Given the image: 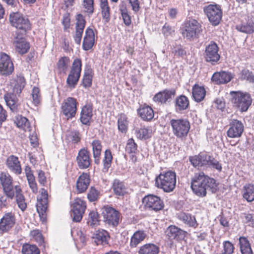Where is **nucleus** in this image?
Masks as SVG:
<instances>
[{"label": "nucleus", "mask_w": 254, "mask_h": 254, "mask_svg": "<svg viewBox=\"0 0 254 254\" xmlns=\"http://www.w3.org/2000/svg\"><path fill=\"white\" fill-rule=\"evenodd\" d=\"M15 123L17 127L22 129L25 131L31 130L30 123L26 117L18 116L16 118Z\"/></svg>", "instance_id": "nucleus-47"}, {"label": "nucleus", "mask_w": 254, "mask_h": 254, "mask_svg": "<svg viewBox=\"0 0 254 254\" xmlns=\"http://www.w3.org/2000/svg\"><path fill=\"white\" fill-rule=\"evenodd\" d=\"M236 29L242 32L246 33H252L254 31V27L250 26L247 22L246 24H239L236 26Z\"/></svg>", "instance_id": "nucleus-58"}, {"label": "nucleus", "mask_w": 254, "mask_h": 254, "mask_svg": "<svg viewBox=\"0 0 254 254\" xmlns=\"http://www.w3.org/2000/svg\"><path fill=\"white\" fill-rule=\"evenodd\" d=\"M78 103L75 98L68 97L64 100L62 103L61 113L66 117L67 120L74 118L77 113Z\"/></svg>", "instance_id": "nucleus-12"}, {"label": "nucleus", "mask_w": 254, "mask_h": 254, "mask_svg": "<svg viewBox=\"0 0 254 254\" xmlns=\"http://www.w3.org/2000/svg\"><path fill=\"white\" fill-rule=\"evenodd\" d=\"M17 95L13 94V92H8L4 95V99L6 105L13 112H17L18 110V99Z\"/></svg>", "instance_id": "nucleus-37"}, {"label": "nucleus", "mask_w": 254, "mask_h": 254, "mask_svg": "<svg viewBox=\"0 0 254 254\" xmlns=\"http://www.w3.org/2000/svg\"><path fill=\"white\" fill-rule=\"evenodd\" d=\"M90 183L89 173L83 172L77 178L76 182V189L78 193L86 191Z\"/></svg>", "instance_id": "nucleus-24"}, {"label": "nucleus", "mask_w": 254, "mask_h": 254, "mask_svg": "<svg viewBox=\"0 0 254 254\" xmlns=\"http://www.w3.org/2000/svg\"><path fill=\"white\" fill-rule=\"evenodd\" d=\"M221 254H233L235 250L234 245L229 241H225L222 244Z\"/></svg>", "instance_id": "nucleus-55"}, {"label": "nucleus", "mask_w": 254, "mask_h": 254, "mask_svg": "<svg viewBox=\"0 0 254 254\" xmlns=\"http://www.w3.org/2000/svg\"><path fill=\"white\" fill-rule=\"evenodd\" d=\"M233 78V76L230 72L221 71L215 72L211 80L217 84H223L229 82Z\"/></svg>", "instance_id": "nucleus-29"}, {"label": "nucleus", "mask_w": 254, "mask_h": 254, "mask_svg": "<svg viewBox=\"0 0 254 254\" xmlns=\"http://www.w3.org/2000/svg\"><path fill=\"white\" fill-rule=\"evenodd\" d=\"M24 170L29 188L33 193H37L38 191V185L31 167L29 166H26L25 167Z\"/></svg>", "instance_id": "nucleus-34"}, {"label": "nucleus", "mask_w": 254, "mask_h": 254, "mask_svg": "<svg viewBox=\"0 0 254 254\" xmlns=\"http://www.w3.org/2000/svg\"><path fill=\"white\" fill-rule=\"evenodd\" d=\"M125 149L128 154L136 153L137 150V145L132 138L128 139Z\"/></svg>", "instance_id": "nucleus-54"}, {"label": "nucleus", "mask_w": 254, "mask_h": 254, "mask_svg": "<svg viewBox=\"0 0 254 254\" xmlns=\"http://www.w3.org/2000/svg\"><path fill=\"white\" fill-rule=\"evenodd\" d=\"M219 48L217 44L214 41H211L206 47L204 51V59L206 62L215 65L218 63L220 59V55L218 53Z\"/></svg>", "instance_id": "nucleus-14"}, {"label": "nucleus", "mask_w": 254, "mask_h": 254, "mask_svg": "<svg viewBox=\"0 0 254 254\" xmlns=\"http://www.w3.org/2000/svg\"><path fill=\"white\" fill-rule=\"evenodd\" d=\"M111 189L114 194L118 197H123L128 193L126 183L119 179H115L113 181Z\"/></svg>", "instance_id": "nucleus-23"}, {"label": "nucleus", "mask_w": 254, "mask_h": 254, "mask_svg": "<svg viewBox=\"0 0 254 254\" xmlns=\"http://www.w3.org/2000/svg\"><path fill=\"white\" fill-rule=\"evenodd\" d=\"M159 247L153 243H146L139 247L138 254H158Z\"/></svg>", "instance_id": "nucleus-41"}, {"label": "nucleus", "mask_w": 254, "mask_h": 254, "mask_svg": "<svg viewBox=\"0 0 254 254\" xmlns=\"http://www.w3.org/2000/svg\"><path fill=\"white\" fill-rule=\"evenodd\" d=\"M203 11L208 19L209 21L213 26L218 25L222 18V9L220 5L210 4L203 8Z\"/></svg>", "instance_id": "nucleus-10"}, {"label": "nucleus", "mask_w": 254, "mask_h": 254, "mask_svg": "<svg viewBox=\"0 0 254 254\" xmlns=\"http://www.w3.org/2000/svg\"><path fill=\"white\" fill-rule=\"evenodd\" d=\"M76 160L77 166L80 169H87L91 165L90 152L86 148H81L79 151Z\"/></svg>", "instance_id": "nucleus-20"}, {"label": "nucleus", "mask_w": 254, "mask_h": 254, "mask_svg": "<svg viewBox=\"0 0 254 254\" xmlns=\"http://www.w3.org/2000/svg\"><path fill=\"white\" fill-rule=\"evenodd\" d=\"M244 130V126L241 121L232 119L229 124L227 135L229 138H239L242 136Z\"/></svg>", "instance_id": "nucleus-19"}, {"label": "nucleus", "mask_w": 254, "mask_h": 254, "mask_svg": "<svg viewBox=\"0 0 254 254\" xmlns=\"http://www.w3.org/2000/svg\"><path fill=\"white\" fill-rule=\"evenodd\" d=\"M121 14L125 25L127 26H129L131 24V20L127 10H121Z\"/></svg>", "instance_id": "nucleus-64"}, {"label": "nucleus", "mask_w": 254, "mask_h": 254, "mask_svg": "<svg viewBox=\"0 0 254 254\" xmlns=\"http://www.w3.org/2000/svg\"><path fill=\"white\" fill-rule=\"evenodd\" d=\"M176 94V91L175 89H165L155 94L153 97V100L161 105L166 104L172 100Z\"/></svg>", "instance_id": "nucleus-18"}, {"label": "nucleus", "mask_w": 254, "mask_h": 254, "mask_svg": "<svg viewBox=\"0 0 254 254\" xmlns=\"http://www.w3.org/2000/svg\"><path fill=\"white\" fill-rule=\"evenodd\" d=\"M192 95L193 100L197 102L203 101L206 96V90L202 86L195 84L192 88Z\"/></svg>", "instance_id": "nucleus-38"}, {"label": "nucleus", "mask_w": 254, "mask_h": 254, "mask_svg": "<svg viewBox=\"0 0 254 254\" xmlns=\"http://www.w3.org/2000/svg\"><path fill=\"white\" fill-rule=\"evenodd\" d=\"M92 78L89 74H85L82 79L83 86L85 87H90L92 85Z\"/></svg>", "instance_id": "nucleus-63"}, {"label": "nucleus", "mask_w": 254, "mask_h": 254, "mask_svg": "<svg viewBox=\"0 0 254 254\" xmlns=\"http://www.w3.org/2000/svg\"><path fill=\"white\" fill-rule=\"evenodd\" d=\"M29 235L31 240L35 241L39 246L44 245V237L41 230L37 229L33 230L30 231Z\"/></svg>", "instance_id": "nucleus-46"}, {"label": "nucleus", "mask_w": 254, "mask_h": 254, "mask_svg": "<svg viewBox=\"0 0 254 254\" xmlns=\"http://www.w3.org/2000/svg\"><path fill=\"white\" fill-rule=\"evenodd\" d=\"M100 7L103 19L105 20V22H109L110 19L111 9L108 1L100 2Z\"/></svg>", "instance_id": "nucleus-51"}, {"label": "nucleus", "mask_w": 254, "mask_h": 254, "mask_svg": "<svg viewBox=\"0 0 254 254\" xmlns=\"http://www.w3.org/2000/svg\"><path fill=\"white\" fill-rule=\"evenodd\" d=\"M190 106V101L187 97L184 95L176 97L175 107L177 111L181 112L187 110Z\"/></svg>", "instance_id": "nucleus-40"}, {"label": "nucleus", "mask_w": 254, "mask_h": 254, "mask_svg": "<svg viewBox=\"0 0 254 254\" xmlns=\"http://www.w3.org/2000/svg\"><path fill=\"white\" fill-rule=\"evenodd\" d=\"M183 26L182 35L187 39L197 37L202 31L201 23L195 19L191 18L185 21Z\"/></svg>", "instance_id": "nucleus-6"}, {"label": "nucleus", "mask_w": 254, "mask_h": 254, "mask_svg": "<svg viewBox=\"0 0 254 254\" xmlns=\"http://www.w3.org/2000/svg\"><path fill=\"white\" fill-rule=\"evenodd\" d=\"M0 184L5 195L12 199L15 195L13 179L7 172H1L0 173Z\"/></svg>", "instance_id": "nucleus-13"}, {"label": "nucleus", "mask_w": 254, "mask_h": 254, "mask_svg": "<svg viewBox=\"0 0 254 254\" xmlns=\"http://www.w3.org/2000/svg\"><path fill=\"white\" fill-rule=\"evenodd\" d=\"M15 216L14 213L10 212L5 213L0 220V231L7 232L15 225Z\"/></svg>", "instance_id": "nucleus-22"}, {"label": "nucleus", "mask_w": 254, "mask_h": 254, "mask_svg": "<svg viewBox=\"0 0 254 254\" xmlns=\"http://www.w3.org/2000/svg\"><path fill=\"white\" fill-rule=\"evenodd\" d=\"M82 61L79 58L75 59L72 64V65L66 79V84L71 88H74L79 80L82 70Z\"/></svg>", "instance_id": "nucleus-7"}, {"label": "nucleus", "mask_w": 254, "mask_h": 254, "mask_svg": "<svg viewBox=\"0 0 254 254\" xmlns=\"http://www.w3.org/2000/svg\"><path fill=\"white\" fill-rule=\"evenodd\" d=\"M239 78L241 80L254 83V73L248 69L244 68L239 73Z\"/></svg>", "instance_id": "nucleus-49"}, {"label": "nucleus", "mask_w": 254, "mask_h": 254, "mask_svg": "<svg viewBox=\"0 0 254 254\" xmlns=\"http://www.w3.org/2000/svg\"><path fill=\"white\" fill-rule=\"evenodd\" d=\"M102 215L105 224L112 227H117L121 220L120 212L109 205L103 207Z\"/></svg>", "instance_id": "nucleus-8"}, {"label": "nucleus", "mask_w": 254, "mask_h": 254, "mask_svg": "<svg viewBox=\"0 0 254 254\" xmlns=\"http://www.w3.org/2000/svg\"><path fill=\"white\" fill-rule=\"evenodd\" d=\"M82 5L85 9V12L92 14L94 12V0H83Z\"/></svg>", "instance_id": "nucleus-59"}, {"label": "nucleus", "mask_w": 254, "mask_h": 254, "mask_svg": "<svg viewBox=\"0 0 254 254\" xmlns=\"http://www.w3.org/2000/svg\"><path fill=\"white\" fill-rule=\"evenodd\" d=\"M5 164L8 169L16 175H20L22 168L18 158L13 155H10L6 160Z\"/></svg>", "instance_id": "nucleus-28"}, {"label": "nucleus", "mask_w": 254, "mask_h": 254, "mask_svg": "<svg viewBox=\"0 0 254 254\" xmlns=\"http://www.w3.org/2000/svg\"><path fill=\"white\" fill-rule=\"evenodd\" d=\"M14 193L15 200L19 208L22 211H24L27 207L25 201V198L22 193V190L19 185L14 186Z\"/></svg>", "instance_id": "nucleus-33"}, {"label": "nucleus", "mask_w": 254, "mask_h": 254, "mask_svg": "<svg viewBox=\"0 0 254 254\" xmlns=\"http://www.w3.org/2000/svg\"><path fill=\"white\" fill-rule=\"evenodd\" d=\"M31 96L32 97V103L35 106H38L41 101L40 89L37 87H34L32 91Z\"/></svg>", "instance_id": "nucleus-56"}, {"label": "nucleus", "mask_w": 254, "mask_h": 254, "mask_svg": "<svg viewBox=\"0 0 254 254\" xmlns=\"http://www.w3.org/2000/svg\"><path fill=\"white\" fill-rule=\"evenodd\" d=\"M14 71V65L10 57L4 52L0 53V75L8 76Z\"/></svg>", "instance_id": "nucleus-17"}, {"label": "nucleus", "mask_w": 254, "mask_h": 254, "mask_svg": "<svg viewBox=\"0 0 254 254\" xmlns=\"http://www.w3.org/2000/svg\"><path fill=\"white\" fill-rule=\"evenodd\" d=\"M146 235L143 230L135 232L130 238L129 246L131 248H136L145 238Z\"/></svg>", "instance_id": "nucleus-42"}, {"label": "nucleus", "mask_w": 254, "mask_h": 254, "mask_svg": "<svg viewBox=\"0 0 254 254\" xmlns=\"http://www.w3.org/2000/svg\"><path fill=\"white\" fill-rule=\"evenodd\" d=\"M231 103L241 112H246L251 105L252 99L249 93L241 91H231Z\"/></svg>", "instance_id": "nucleus-5"}, {"label": "nucleus", "mask_w": 254, "mask_h": 254, "mask_svg": "<svg viewBox=\"0 0 254 254\" xmlns=\"http://www.w3.org/2000/svg\"><path fill=\"white\" fill-rule=\"evenodd\" d=\"M9 21L11 25L19 30L22 35H26L31 29V24L29 19L20 12H11Z\"/></svg>", "instance_id": "nucleus-4"}, {"label": "nucleus", "mask_w": 254, "mask_h": 254, "mask_svg": "<svg viewBox=\"0 0 254 254\" xmlns=\"http://www.w3.org/2000/svg\"><path fill=\"white\" fill-rule=\"evenodd\" d=\"M167 238L170 241L175 240L181 242L188 235L187 231H184L176 225H171L168 226L165 232Z\"/></svg>", "instance_id": "nucleus-16"}, {"label": "nucleus", "mask_w": 254, "mask_h": 254, "mask_svg": "<svg viewBox=\"0 0 254 254\" xmlns=\"http://www.w3.org/2000/svg\"><path fill=\"white\" fill-rule=\"evenodd\" d=\"M113 160V156L110 149H106L104 153L103 160L104 168L108 170L111 166Z\"/></svg>", "instance_id": "nucleus-53"}, {"label": "nucleus", "mask_w": 254, "mask_h": 254, "mask_svg": "<svg viewBox=\"0 0 254 254\" xmlns=\"http://www.w3.org/2000/svg\"><path fill=\"white\" fill-rule=\"evenodd\" d=\"M135 134L138 139L146 140L151 137L152 130L151 127L143 126L140 128L136 129L135 131Z\"/></svg>", "instance_id": "nucleus-43"}, {"label": "nucleus", "mask_w": 254, "mask_h": 254, "mask_svg": "<svg viewBox=\"0 0 254 254\" xmlns=\"http://www.w3.org/2000/svg\"><path fill=\"white\" fill-rule=\"evenodd\" d=\"M239 244L242 254H254L250 243L247 238L244 236L240 237Z\"/></svg>", "instance_id": "nucleus-44"}, {"label": "nucleus", "mask_w": 254, "mask_h": 254, "mask_svg": "<svg viewBox=\"0 0 254 254\" xmlns=\"http://www.w3.org/2000/svg\"><path fill=\"white\" fill-rule=\"evenodd\" d=\"M177 218L190 227L196 228L198 226L195 217L190 213L182 211L177 214Z\"/></svg>", "instance_id": "nucleus-32"}, {"label": "nucleus", "mask_w": 254, "mask_h": 254, "mask_svg": "<svg viewBox=\"0 0 254 254\" xmlns=\"http://www.w3.org/2000/svg\"><path fill=\"white\" fill-rule=\"evenodd\" d=\"M70 59L68 57L61 58L57 63V68L59 73H65L69 66Z\"/></svg>", "instance_id": "nucleus-45"}, {"label": "nucleus", "mask_w": 254, "mask_h": 254, "mask_svg": "<svg viewBox=\"0 0 254 254\" xmlns=\"http://www.w3.org/2000/svg\"><path fill=\"white\" fill-rule=\"evenodd\" d=\"M93 238L97 245H104L108 244L110 236L107 231L99 229L96 231Z\"/></svg>", "instance_id": "nucleus-36"}, {"label": "nucleus", "mask_w": 254, "mask_h": 254, "mask_svg": "<svg viewBox=\"0 0 254 254\" xmlns=\"http://www.w3.org/2000/svg\"><path fill=\"white\" fill-rule=\"evenodd\" d=\"M190 188L192 192L199 197L206 195L207 190L215 193L217 190L216 181L202 171L194 173L190 179Z\"/></svg>", "instance_id": "nucleus-1"}, {"label": "nucleus", "mask_w": 254, "mask_h": 254, "mask_svg": "<svg viewBox=\"0 0 254 254\" xmlns=\"http://www.w3.org/2000/svg\"><path fill=\"white\" fill-rule=\"evenodd\" d=\"M91 146L95 163L99 164L102 150L101 141L99 139H94L91 142Z\"/></svg>", "instance_id": "nucleus-39"}, {"label": "nucleus", "mask_w": 254, "mask_h": 254, "mask_svg": "<svg viewBox=\"0 0 254 254\" xmlns=\"http://www.w3.org/2000/svg\"><path fill=\"white\" fill-rule=\"evenodd\" d=\"M146 210L158 212L164 209L165 204L161 197L153 194H148L144 196L142 200Z\"/></svg>", "instance_id": "nucleus-9"}, {"label": "nucleus", "mask_w": 254, "mask_h": 254, "mask_svg": "<svg viewBox=\"0 0 254 254\" xmlns=\"http://www.w3.org/2000/svg\"><path fill=\"white\" fill-rule=\"evenodd\" d=\"M200 167L208 166L211 158V156L206 154L200 153Z\"/></svg>", "instance_id": "nucleus-61"}, {"label": "nucleus", "mask_w": 254, "mask_h": 254, "mask_svg": "<svg viewBox=\"0 0 254 254\" xmlns=\"http://www.w3.org/2000/svg\"><path fill=\"white\" fill-rule=\"evenodd\" d=\"M208 166L217 170L219 172H221L222 169L221 164L212 156H211L210 160Z\"/></svg>", "instance_id": "nucleus-60"}, {"label": "nucleus", "mask_w": 254, "mask_h": 254, "mask_svg": "<svg viewBox=\"0 0 254 254\" xmlns=\"http://www.w3.org/2000/svg\"><path fill=\"white\" fill-rule=\"evenodd\" d=\"M75 20V32L73 36V39L76 44H80L85 27L86 20L85 17L80 13L76 15Z\"/></svg>", "instance_id": "nucleus-21"}, {"label": "nucleus", "mask_w": 254, "mask_h": 254, "mask_svg": "<svg viewBox=\"0 0 254 254\" xmlns=\"http://www.w3.org/2000/svg\"><path fill=\"white\" fill-rule=\"evenodd\" d=\"M100 192L94 187H91L87 194V198L90 202L96 201L99 197Z\"/></svg>", "instance_id": "nucleus-57"}, {"label": "nucleus", "mask_w": 254, "mask_h": 254, "mask_svg": "<svg viewBox=\"0 0 254 254\" xmlns=\"http://www.w3.org/2000/svg\"><path fill=\"white\" fill-rule=\"evenodd\" d=\"M242 197L248 202L254 201V184L247 183L244 185L242 190Z\"/></svg>", "instance_id": "nucleus-35"}, {"label": "nucleus", "mask_w": 254, "mask_h": 254, "mask_svg": "<svg viewBox=\"0 0 254 254\" xmlns=\"http://www.w3.org/2000/svg\"><path fill=\"white\" fill-rule=\"evenodd\" d=\"M137 111L139 117L143 121H150L154 118V110L146 104L140 105Z\"/></svg>", "instance_id": "nucleus-31"}, {"label": "nucleus", "mask_w": 254, "mask_h": 254, "mask_svg": "<svg viewBox=\"0 0 254 254\" xmlns=\"http://www.w3.org/2000/svg\"><path fill=\"white\" fill-rule=\"evenodd\" d=\"M62 24L64 27V30H67L70 25V18L69 13H66L63 15Z\"/></svg>", "instance_id": "nucleus-62"}, {"label": "nucleus", "mask_w": 254, "mask_h": 254, "mask_svg": "<svg viewBox=\"0 0 254 254\" xmlns=\"http://www.w3.org/2000/svg\"><path fill=\"white\" fill-rule=\"evenodd\" d=\"M95 36L92 28L88 27L86 28L82 42V49L84 51L91 50L94 45Z\"/></svg>", "instance_id": "nucleus-27"}, {"label": "nucleus", "mask_w": 254, "mask_h": 254, "mask_svg": "<svg viewBox=\"0 0 254 254\" xmlns=\"http://www.w3.org/2000/svg\"><path fill=\"white\" fill-rule=\"evenodd\" d=\"M71 206L73 220L76 222H80L86 209V201L80 198L77 197L74 199Z\"/></svg>", "instance_id": "nucleus-15"}, {"label": "nucleus", "mask_w": 254, "mask_h": 254, "mask_svg": "<svg viewBox=\"0 0 254 254\" xmlns=\"http://www.w3.org/2000/svg\"><path fill=\"white\" fill-rule=\"evenodd\" d=\"M155 184L157 188L162 189L165 192L172 191L176 184V173L171 171L160 173L156 178Z\"/></svg>", "instance_id": "nucleus-3"}, {"label": "nucleus", "mask_w": 254, "mask_h": 254, "mask_svg": "<svg viewBox=\"0 0 254 254\" xmlns=\"http://www.w3.org/2000/svg\"><path fill=\"white\" fill-rule=\"evenodd\" d=\"M128 121L127 117L124 113L119 115L118 120V127L119 131L122 133H126L128 129Z\"/></svg>", "instance_id": "nucleus-48"}, {"label": "nucleus", "mask_w": 254, "mask_h": 254, "mask_svg": "<svg viewBox=\"0 0 254 254\" xmlns=\"http://www.w3.org/2000/svg\"><path fill=\"white\" fill-rule=\"evenodd\" d=\"M13 45L15 51L20 55L27 53L30 49L29 43L19 34H17L15 37Z\"/></svg>", "instance_id": "nucleus-25"}, {"label": "nucleus", "mask_w": 254, "mask_h": 254, "mask_svg": "<svg viewBox=\"0 0 254 254\" xmlns=\"http://www.w3.org/2000/svg\"><path fill=\"white\" fill-rule=\"evenodd\" d=\"M169 124L172 128L173 134L181 140H186L190 128L189 121L183 118L172 119Z\"/></svg>", "instance_id": "nucleus-2"}, {"label": "nucleus", "mask_w": 254, "mask_h": 254, "mask_svg": "<svg viewBox=\"0 0 254 254\" xmlns=\"http://www.w3.org/2000/svg\"><path fill=\"white\" fill-rule=\"evenodd\" d=\"M22 254H40L39 248L35 245L25 244L22 247Z\"/></svg>", "instance_id": "nucleus-52"}, {"label": "nucleus", "mask_w": 254, "mask_h": 254, "mask_svg": "<svg viewBox=\"0 0 254 254\" xmlns=\"http://www.w3.org/2000/svg\"><path fill=\"white\" fill-rule=\"evenodd\" d=\"M93 117V106L90 104H86L81 109L80 121L85 125L89 126Z\"/></svg>", "instance_id": "nucleus-30"}, {"label": "nucleus", "mask_w": 254, "mask_h": 254, "mask_svg": "<svg viewBox=\"0 0 254 254\" xmlns=\"http://www.w3.org/2000/svg\"><path fill=\"white\" fill-rule=\"evenodd\" d=\"M36 207L40 220L43 223L46 222L48 207V193L44 188L41 189L40 195L37 197Z\"/></svg>", "instance_id": "nucleus-11"}, {"label": "nucleus", "mask_w": 254, "mask_h": 254, "mask_svg": "<svg viewBox=\"0 0 254 254\" xmlns=\"http://www.w3.org/2000/svg\"><path fill=\"white\" fill-rule=\"evenodd\" d=\"M99 214L96 211H91L88 215L87 224L91 227H94L99 225L100 223Z\"/></svg>", "instance_id": "nucleus-50"}, {"label": "nucleus", "mask_w": 254, "mask_h": 254, "mask_svg": "<svg viewBox=\"0 0 254 254\" xmlns=\"http://www.w3.org/2000/svg\"><path fill=\"white\" fill-rule=\"evenodd\" d=\"M26 85V80L22 75H17L10 80L9 85L13 94L19 96Z\"/></svg>", "instance_id": "nucleus-26"}]
</instances>
